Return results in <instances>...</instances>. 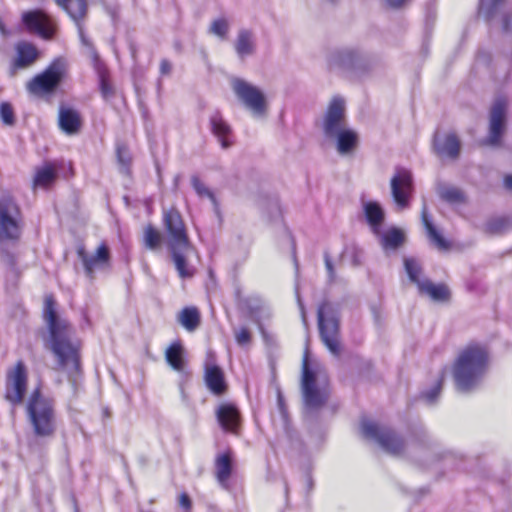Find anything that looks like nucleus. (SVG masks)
Instances as JSON below:
<instances>
[{"instance_id": "13", "label": "nucleus", "mask_w": 512, "mask_h": 512, "mask_svg": "<svg viewBox=\"0 0 512 512\" xmlns=\"http://www.w3.org/2000/svg\"><path fill=\"white\" fill-rule=\"evenodd\" d=\"M323 133L327 139L348 128L345 118V102L341 97H334L325 112Z\"/></svg>"}, {"instance_id": "55", "label": "nucleus", "mask_w": 512, "mask_h": 512, "mask_svg": "<svg viewBox=\"0 0 512 512\" xmlns=\"http://www.w3.org/2000/svg\"><path fill=\"white\" fill-rule=\"evenodd\" d=\"M504 183L507 188L512 189V175L506 176Z\"/></svg>"}, {"instance_id": "21", "label": "nucleus", "mask_w": 512, "mask_h": 512, "mask_svg": "<svg viewBox=\"0 0 512 512\" xmlns=\"http://www.w3.org/2000/svg\"><path fill=\"white\" fill-rule=\"evenodd\" d=\"M217 420L223 430L236 434L240 426V412L231 403H223L216 410Z\"/></svg>"}, {"instance_id": "46", "label": "nucleus", "mask_w": 512, "mask_h": 512, "mask_svg": "<svg viewBox=\"0 0 512 512\" xmlns=\"http://www.w3.org/2000/svg\"><path fill=\"white\" fill-rule=\"evenodd\" d=\"M235 340L237 344L241 346L248 344L251 340V334L249 330L245 327H242L239 330L235 331Z\"/></svg>"}, {"instance_id": "38", "label": "nucleus", "mask_w": 512, "mask_h": 512, "mask_svg": "<svg viewBox=\"0 0 512 512\" xmlns=\"http://www.w3.org/2000/svg\"><path fill=\"white\" fill-rule=\"evenodd\" d=\"M509 228V220L503 217H496L485 223L484 230L488 234L496 235L505 232Z\"/></svg>"}, {"instance_id": "39", "label": "nucleus", "mask_w": 512, "mask_h": 512, "mask_svg": "<svg viewBox=\"0 0 512 512\" xmlns=\"http://www.w3.org/2000/svg\"><path fill=\"white\" fill-rule=\"evenodd\" d=\"M239 303L249 311L252 317H255L265 306L264 301L258 296L239 298Z\"/></svg>"}, {"instance_id": "15", "label": "nucleus", "mask_w": 512, "mask_h": 512, "mask_svg": "<svg viewBox=\"0 0 512 512\" xmlns=\"http://www.w3.org/2000/svg\"><path fill=\"white\" fill-rule=\"evenodd\" d=\"M77 255L83 264L86 276L90 279L94 278L97 270H104L110 264V250L105 243L100 244L93 255H89L85 247L80 245L77 247Z\"/></svg>"}, {"instance_id": "19", "label": "nucleus", "mask_w": 512, "mask_h": 512, "mask_svg": "<svg viewBox=\"0 0 512 512\" xmlns=\"http://www.w3.org/2000/svg\"><path fill=\"white\" fill-rule=\"evenodd\" d=\"M22 21L28 30L45 39L54 34V27L49 16L42 10L27 11L22 14Z\"/></svg>"}, {"instance_id": "57", "label": "nucleus", "mask_w": 512, "mask_h": 512, "mask_svg": "<svg viewBox=\"0 0 512 512\" xmlns=\"http://www.w3.org/2000/svg\"><path fill=\"white\" fill-rule=\"evenodd\" d=\"M203 57L206 59L207 58V54L205 52H203Z\"/></svg>"}, {"instance_id": "18", "label": "nucleus", "mask_w": 512, "mask_h": 512, "mask_svg": "<svg viewBox=\"0 0 512 512\" xmlns=\"http://www.w3.org/2000/svg\"><path fill=\"white\" fill-rule=\"evenodd\" d=\"M175 269L180 278H192L196 273V268L189 263L190 256L196 254L192 244L168 248Z\"/></svg>"}, {"instance_id": "20", "label": "nucleus", "mask_w": 512, "mask_h": 512, "mask_svg": "<svg viewBox=\"0 0 512 512\" xmlns=\"http://www.w3.org/2000/svg\"><path fill=\"white\" fill-rule=\"evenodd\" d=\"M433 147L440 158L455 160L460 155L461 143L456 134L449 133L443 136L435 135Z\"/></svg>"}, {"instance_id": "9", "label": "nucleus", "mask_w": 512, "mask_h": 512, "mask_svg": "<svg viewBox=\"0 0 512 512\" xmlns=\"http://www.w3.org/2000/svg\"><path fill=\"white\" fill-rule=\"evenodd\" d=\"M508 100L504 96L494 99L489 109L488 134L483 144L490 147H499L507 128Z\"/></svg>"}, {"instance_id": "44", "label": "nucleus", "mask_w": 512, "mask_h": 512, "mask_svg": "<svg viewBox=\"0 0 512 512\" xmlns=\"http://www.w3.org/2000/svg\"><path fill=\"white\" fill-rule=\"evenodd\" d=\"M0 117L4 124H14V112L9 103H2L0 105Z\"/></svg>"}, {"instance_id": "31", "label": "nucleus", "mask_w": 512, "mask_h": 512, "mask_svg": "<svg viewBox=\"0 0 512 512\" xmlns=\"http://www.w3.org/2000/svg\"><path fill=\"white\" fill-rule=\"evenodd\" d=\"M177 321L188 332H194L201 322L199 310L196 307H185L178 313Z\"/></svg>"}, {"instance_id": "33", "label": "nucleus", "mask_w": 512, "mask_h": 512, "mask_svg": "<svg viewBox=\"0 0 512 512\" xmlns=\"http://www.w3.org/2000/svg\"><path fill=\"white\" fill-rule=\"evenodd\" d=\"M184 349L180 342L172 343L165 352V359L171 368L177 372L184 369Z\"/></svg>"}, {"instance_id": "22", "label": "nucleus", "mask_w": 512, "mask_h": 512, "mask_svg": "<svg viewBox=\"0 0 512 512\" xmlns=\"http://www.w3.org/2000/svg\"><path fill=\"white\" fill-rule=\"evenodd\" d=\"M210 129L212 134L217 138L223 149H228L232 146V129L226 120L222 117L220 112L215 111L210 116Z\"/></svg>"}, {"instance_id": "11", "label": "nucleus", "mask_w": 512, "mask_h": 512, "mask_svg": "<svg viewBox=\"0 0 512 512\" xmlns=\"http://www.w3.org/2000/svg\"><path fill=\"white\" fill-rule=\"evenodd\" d=\"M232 89L241 103L252 112L255 117H262L267 111V101L264 92L252 83L235 78Z\"/></svg>"}, {"instance_id": "29", "label": "nucleus", "mask_w": 512, "mask_h": 512, "mask_svg": "<svg viewBox=\"0 0 512 512\" xmlns=\"http://www.w3.org/2000/svg\"><path fill=\"white\" fill-rule=\"evenodd\" d=\"M421 219L430 241L433 242L440 250L448 249L449 243L443 238V236L438 232L436 227L433 225L432 220L428 215L426 205H424L422 208Z\"/></svg>"}, {"instance_id": "51", "label": "nucleus", "mask_w": 512, "mask_h": 512, "mask_svg": "<svg viewBox=\"0 0 512 512\" xmlns=\"http://www.w3.org/2000/svg\"><path fill=\"white\" fill-rule=\"evenodd\" d=\"M295 293H296V299H297L298 307H299V310H300V313H301L302 321H303L304 325H306L307 324V320H306L305 307H304V304L302 302V299L300 297V294H299V291H298L297 287H296Z\"/></svg>"}, {"instance_id": "30", "label": "nucleus", "mask_w": 512, "mask_h": 512, "mask_svg": "<svg viewBox=\"0 0 512 512\" xmlns=\"http://www.w3.org/2000/svg\"><path fill=\"white\" fill-rule=\"evenodd\" d=\"M17 58L14 66L17 68H25L33 64L37 57L38 51L36 47L30 43L23 42L17 45Z\"/></svg>"}, {"instance_id": "43", "label": "nucleus", "mask_w": 512, "mask_h": 512, "mask_svg": "<svg viewBox=\"0 0 512 512\" xmlns=\"http://www.w3.org/2000/svg\"><path fill=\"white\" fill-rule=\"evenodd\" d=\"M443 383V374L438 379V381L431 387L429 390L422 393V397L426 400L427 403L433 404L439 397Z\"/></svg>"}, {"instance_id": "2", "label": "nucleus", "mask_w": 512, "mask_h": 512, "mask_svg": "<svg viewBox=\"0 0 512 512\" xmlns=\"http://www.w3.org/2000/svg\"><path fill=\"white\" fill-rule=\"evenodd\" d=\"M488 367L486 350L479 345H469L458 355L453 365V378L461 392L475 390L482 383Z\"/></svg>"}, {"instance_id": "42", "label": "nucleus", "mask_w": 512, "mask_h": 512, "mask_svg": "<svg viewBox=\"0 0 512 512\" xmlns=\"http://www.w3.org/2000/svg\"><path fill=\"white\" fill-rule=\"evenodd\" d=\"M160 234L152 226L146 227L144 231V242L149 249H156L160 244Z\"/></svg>"}, {"instance_id": "32", "label": "nucleus", "mask_w": 512, "mask_h": 512, "mask_svg": "<svg viewBox=\"0 0 512 512\" xmlns=\"http://www.w3.org/2000/svg\"><path fill=\"white\" fill-rule=\"evenodd\" d=\"M216 477L223 485L231 476L232 472V454L230 451L219 454L215 460Z\"/></svg>"}, {"instance_id": "1", "label": "nucleus", "mask_w": 512, "mask_h": 512, "mask_svg": "<svg viewBox=\"0 0 512 512\" xmlns=\"http://www.w3.org/2000/svg\"><path fill=\"white\" fill-rule=\"evenodd\" d=\"M43 317L49 330L50 350L57 358L58 366L66 370L72 385H76V375L80 372L79 348L72 341V328L65 320L58 317L56 302L52 295L44 300Z\"/></svg>"}, {"instance_id": "37", "label": "nucleus", "mask_w": 512, "mask_h": 512, "mask_svg": "<svg viewBox=\"0 0 512 512\" xmlns=\"http://www.w3.org/2000/svg\"><path fill=\"white\" fill-rule=\"evenodd\" d=\"M56 178V172L50 165H46L37 170L34 184L40 187H48Z\"/></svg>"}, {"instance_id": "10", "label": "nucleus", "mask_w": 512, "mask_h": 512, "mask_svg": "<svg viewBox=\"0 0 512 512\" xmlns=\"http://www.w3.org/2000/svg\"><path fill=\"white\" fill-rule=\"evenodd\" d=\"M361 431L367 439L376 442L389 454L399 455L404 449L403 439L386 426H381L370 420H363Z\"/></svg>"}, {"instance_id": "6", "label": "nucleus", "mask_w": 512, "mask_h": 512, "mask_svg": "<svg viewBox=\"0 0 512 512\" xmlns=\"http://www.w3.org/2000/svg\"><path fill=\"white\" fill-rule=\"evenodd\" d=\"M23 215L19 204L9 194L0 197V243L16 242L23 230Z\"/></svg>"}, {"instance_id": "17", "label": "nucleus", "mask_w": 512, "mask_h": 512, "mask_svg": "<svg viewBox=\"0 0 512 512\" xmlns=\"http://www.w3.org/2000/svg\"><path fill=\"white\" fill-rule=\"evenodd\" d=\"M56 3L62 7L67 14L70 16V18L76 23L78 28V33L80 40L82 44L86 47H88L93 55V57L96 59L97 53L95 49L92 46V43L89 41V39L85 36L83 31V26L81 24V20L85 17L87 12V4L85 0H55Z\"/></svg>"}, {"instance_id": "25", "label": "nucleus", "mask_w": 512, "mask_h": 512, "mask_svg": "<svg viewBox=\"0 0 512 512\" xmlns=\"http://www.w3.org/2000/svg\"><path fill=\"white\" fill-rule=\"evenodd\" d=\"M204 378L207 388L213 394L220 396L225 393L227 385L224 379V374L218 366H207Z\"/></svg>"}, {"instance_id": "7", "label": "nucleus", "mask_w": 512, "mask_h": 512, "mask_svg": "<svg viewBox=\"0 0 512 512\" xmlns=\"http://www.w3.org/2000/svg\"><path fill=\"white\" fill-rule=\"evenodd\" d=\"M318 327L321 340L334 356L340 354L338 308L324 301L317 310Z\"/></svg>"}, {"instance_id": "28", "label": "nucleus", "mask_w": 512, "mask_h": 512, "mask_svg": "<svg viewBox=\"0 0 512 512\" xmlns=\"http://www.w3.org/2000/svg\"><path fill=\"white\" fill-rule=\"evenodd\" d=\"M81 121L77 111L61 107L59 110V127L68 135L76 134L80 128Z\"/></svg>"}, {"instance_id": "14", "label": "nucleus", "mask_w": 512, "mask_h": 512, "mask_svg": "<svg viewBox=\"0 0 512 512\" xmlns=\"http://www.w3.org/2000/svg\"><path fill=\"white\" fill-rule=\"evenodd\" d=\"M163 223L167 233L168 248L191 244L185 224L178 210L171 208L164 211Z\"/></svg>"}, {"instance_id": "26", "label": "nucleus", "mask_w": 512, "mask_h": 512, "mask_svg": "<svg viewBox=\"0 0 512 512\" xmlns=\"http://www.w3.org/2000/svg\"><path fill=\"white\" fill-rule=\"evenodd\" d=\"M363 211L367 223L371 227L374 234H380V228L384 221V210L381 205L375 201H367L363 203Z\"/></svg>"}, {"instance_id": "47", "label": "nucleus", "mask_w": 512, "mask_h": 512, "mask_svg": "<svg viewBox=\"0 0 512 512\" xmlns=\"http://www.w3.org/2000/svg\"><path fill=\"white\" fill-rule=\"evenodd\" d=\"M324 262H325V268H326L329 280L334 281V279L336 277L335 270H334L332 260L327 252H325V254H324Z\"/></svg>"}, {"instance_id": "49", "label": "nucleus", "mask_w": 512, "mask_h": 512, "mask_svg": "<svg viewBox=\"0 0 512 512\" xmlns=\"http://www.w3.org/2000/svg\"><path fill=\"white\" fill-rule=\"evenodd\" d=\"M502 29L505 32L512 30V13L504 14L501 17Z\"/></svg>"}, {"instance_id": "41", "label": "nucleus", "mask_w": 512, "mask_h": 512, "mask_svg": "<svg viewBox=\"0 0 512 512\" xmlns=\"http://www.w3.org/2000/svg\"><path fill=\"white\" fill-rule=\"evenodd\" d=\"M191 184L195 192L200 197H207L213 204H216V199L213 192L201 182L198 176L194 175L191 177Z\"/></svg>"}, {"instance_id": "45", "label": "nucleus", "mask_w": 512, "mask_h": 512, "mask_svg": "<svg viewBox=\"0 0 512 512\" xmlns=\"http://www.w3.org/2000/svg\"><path fill=\"white\" fill-rule=\"evenodd\" d=\"M117 159L118 162L122 165L123 169L126 171L130 164L131 158L128 150L124 146H118Z\"/></svg>"}, {"instance_id": "27", "label": "nucleus", "mask_w": 512, "mask_h": 512, "mask_svg": "<svg viewBox=\"0 0 512 512\" xmlns=\"http://www.w3.org/2000/svg\"><path fill=\"white\" fill-rule=\"evenodd\" d=\"M256 44L252 31L241 29L235 41V51L240 59H245L255 52Z\"/></svg>"}, {"instance_id": "3", "label": "nucleus", "mask_w": 512, "mask_h": 512, "mask_svg": "<svg viewBox=\"0 0 512 512\" xmlns=\"http://www.w3.org/2000/svg\"><path fill=\"white\" fill-rule=\"evenodd\" d=\"M330 70L351 79H363L375 70L379 59L373 53L360 47H345L332 51L327 58Z\"/></svg>"}, {"instance_id": "40", "label": "nucleus", "mask_w": 512, "mask_h": 512, "mask_svg": "<svg viewBox=\"0 0 512 512\" xmlns=\"http://www.w3.org/2000/svg\"><path fill=\"white\" fill-rule=\"evenodd\" d=\"M228 31H229V23L225 18L215 19L209 27V33H211L221 39L226 38Z\"/></svg>"}, {"instance_id": "4", "label": "nucleus", "mask_w": 512, "mask_h": 512, "mask_svg": "<svg viewBox=\"0 0 512 512\" xmlns=\"http://www.w3.org/2000/svg\"><path fill=\"white\" fill-rule=\"evenodd\" d=\"M27 415L35 435L51 437L56 430L53 401L41 394L40 388L32 391L26 405Z\"/></svg>"}, {"instance_id": "34", "label": "nucleus", "mask_w": 512, "mask_h": 512, "mask_svg": "<svg viewBox=\"0 0 512 512\" xmlns=\"http://www.w3.org/2000/svg\"><path fill=\"white\" fill-rule=\"evenodd\" d=\"M380 236V242L385 250H396L405 241V235L402 230L398 228H391L385 233L378 234Z\"/></svg>"}, {"instance_id": "35", "label": "nucleus", "mask_w": 512, "mask_h": 512, "mask_svg": "<svg viewBox=\"0 0 512 512\" xmlns=\"http://www.w3.org/2000/svg\"><path fill=\"white\" fill-rule=\"evenodd\" d=\"M404 268L409 280L419 288V283L424 282L427 278L423 277V269L419 261L412 257L404 258Z\"/></svg>"}, {"instance_id": "23", "label": "nucleus", "mask_w": 512, "mask_h": 512, "mask_svg": "<svg viewBox=\"0 0 512 512\" xmlns=\"http://www.w3.org/2000/svg\"><path fill=\"white\" fill-rule=\"evenodd\" d=\"M329 140L335 142L336 150L342 156L352 154L359 144L357 132L349 127L332 136Z\"/></svg>"}, {"instance_id": "16", "label": "nucleus", "mask_w": 512, "mask_h": 512, "mask_svg": "<svg viewBox=\"0 0 512 512\" xmlns=\"http://www.w3.org/2000/svg\"><path fill=\"white\" fill-rule=\"evenodd\" d=\"M391 194L396 205L403 209L409 205L413 190L412 173L407 169H398L390 181Z\"/></svg>"}, {"instance_id": "48", "label": "nucleus", "mask_w": 512, "mask_h": 512, "mask_svg": "<svg viewBox=\"0 0 512 512\" xmlns=\"http://www.w3.org/2000/svg\"><path fill=\"white\" fill-rule=\"evenodd\" d=\"M100 90L104 98H109L113 94V89L111 85L104 78H101Z\"/></svg>"}, {"instance_id": "36", "label": "nucleus", "mask_w": 512, "mask_h": 512, "mask_svg": "<svg viewBox=\"0 0 512 512\" xmlns=\"http://www.w3.org/2000/svg\"><path fill=\"white\" fill-rule=\"evenodd\" d=\"M440 198L449 204H459L465 202L464 193L457 187L449 185H440L438 187Z\"/></svg>"}, {"instance_id": "54", "label": "nucleus", "mask_w": 512, "mask_h": 512, "mask_svg": "<svg viewBox=\"0 0 512 512\" xmlns=\"http://www.w3.org/2000/svg\"><path fill=\"white\" fill-rule=\"evenodd\" d=\"M387 3L392 7L401 6L406 0H386Z\"/></svg>"}, {"instance_id": "12", "label": "nucleus", "mask_w": 512, "mask_h": 512, "mask_svg": "<svg viewBox=\"0 0 512 512\" xmlns=\"http://www.w3.org/2000/svg\"><path fill=\"white\" fill-rule=\"evenodd\" d=\"M26 388V367L22 361H18L16 365L7 372L5 398L12 405L21 404L26 393Z\"/></svg>"}, {"instance_id": "24", "label": "nucleus", "mask_w": 512, "mask_h": 512, "mask_svg": "<svg viewBox=\"0 0 512 512\" xmlns=\"http://www.w3.org/2000/svg\"><path fill=\"white\" fill-rule=\"evenodd\" d=\"M418 292L429 297L434 302H445L450 298V291L445 284H435L428 278L424 282L419 283Z\"/></svg>"}, {"instance_id": "8", "label": "nucleus", "mask_w": 512, "mask_h": 512, "mask_svg": "<svg viewBox=\"0 0 512 512\" xmlns=\"http://www.w3.org/2000/svg\"><path fill=\"white\" fill-rule=\"evenodd\" d=\"M67 63L64 58L54 59L40 74L33 77L26 85L29 93L44 95L53 93L66 75Z\"/></svg>"}, {"instance_id": "5", "label": "nucleus", "mask_w": 512, "mask_h": 512, "mask_svg": "<svg viewBox=\"0 0 512 512\" xmlns=\"http://www.w3.org/2000/svg\"><path fill=\"white\" fill-rule=\"evenodd\" d=\"M301 392L305 408L311 411L322 407L329 397L327 381L310 369L307 351L302 360Z\"/></svg>"}, {"instance_id": "52", "label": "nucleus", "mask_w": 512, "mask_h": 512, "mask_svg": "<svg viewBox=\"0 0 512 512\" xmlns=\"http://www.w3.org/2000/svg\"><path fill=\"white\" fill-rule=\"evenodd\" d=\"M171 71V64L168 60L164 59L160 63V72L165 75Z\"/></svg>"}, {"instance_id": "53", "label": "nucleus", "mask_w": 512, "mask_h": 512, "mask_svg": "<svg viewBox=\"0 0 512 512\" xmlns=\"http://www.w3.org/2000/svg\"><path fill=\"white\" fill-rule=\"evenodd\" d=\"M480 12L484 13L486 15L487 20H489V21H493L495 18L493 11H487V12L485 11V5H484L483 1L481 2Z\"/></svg>"}, {"instance_id": "50", "label": "nucleus", "mask_w": 512, "mask_h": 512, "mask_svg": "<svg viewBox=\"0 0 512 512\" xmlns=\"http://www.w3.org/2000/svg\"><path fill=\"white\" fill-rule=\"evenodd\" d=\"M179 505L186 511H189L192 506V502L186 493H182L179 496Z\"/></svg>"}, {"instance_id": "56", "label": "nucleus", "mask_w": 512, "mask_h": 512, "mask_svg": "<svg viewBox=\"0 0 512 512\" xmlns=\"http://www.w3.org/2000/svg\"><path fill=\"white\" fill-rule=\"evenodd\" d=\"M0 33H1L2 35H4V36L6 35V31H5L4 25L2 24V22H1V21H0Z\"/></svg>"}]
</instances>
